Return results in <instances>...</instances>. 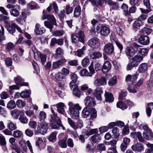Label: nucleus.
I'll list each match as a JSON object with an SVG mask.
<instances>
[{
	"mask_svg": "<svg viewBox=\"0 0 153 153\" xmlns=\"http://www.w3.org/2000/svg\"><path fill=\"white\" fill-rule=\"evenodd\" d=\"M98 132L97 128L92 129L89 131H86L85 134L87 136H89L94 134H97Z\"/></svg>",
	"mask_w": 153,
	"mask_h": 153,
	"instance_id": "603ef678",
	"label": "nucleus"
},
{
	"mask_svg": "<svg viewBox=\"0 0 153 153\" xmlns=\"http://www.w3.org/2000/svg\"><path fill=\"white\" fill-rule=\"evenodd\" d=\"M143 57L140 55H137L132 59L131 65L133 66H137L143 60Z\"/></svg>",
	"mask_w": 153,
	"mask_h": 153,
	"instance_id": "0eeeda50",
	"label": "nucleus"
},
{
	"mask_svg": "<svg viewBox=\"0 0 153 153\" xmlns=\"http://www.w3.org/2000/svg\"><path fill=\"white\" fill-rule=\"evenodd\" d=\"M111 65L108 61H106L102 67V71L105 74L107 73L111 68Z\"/></svg>",
	"mask_w": 153,
	"mask_h": 153,
	"instance_id": "4be33fe9",
	"label": "nucleus"
},
{
	"mask_svg": "<svg viewBox=\"0 0 153 153\" xmlns=\"http://www.w3.org/2000/svg\"><path fill=\"white\" fill-rule=\"evenodd\" d=\"M66 62V60L64 59H61L56 62H54L52 64V68L55 69L58 68L63 63Z\"/></svg>",
	"mask_w": 153,
	"mask_h": 153,
	"instance_id": "cd10ccee",
	"label": "nucleus"
},
{
	"mask_svg": "<svg viewBox=\"0 0 153 153\" xmlns=\"http://www.w3.org/2000/svg\"><path fill=\"white\" fill-rule=\"evenodd\" d=\"M69 107V110L71 116L74 119H77L79 116V111L81 108L78 103L74 104L72 102H69L68 103Z\"/></svg>",
	"mask_w": 153,
	"mask_h": 153,
	"instance_id": "f257e3e1",
	"label": "nucleus"
},
{
	"mask_svg": "<svg viewBox=\"0 0 153 153\" xmlns=\"http://www.w3.org/2000/svg\"><path fill=\"white\" fill-rule=\"evenodd\" d=\"M137 87H136V85H135L134 86L133 84L132 83L131 84L128 85L127 89L130 93H135L137 92Z\"/></svg>",
	"mask_w": 153,
	"mask_h": 153,
	"instance_id": "f704fd0d",
	"label": "nucleus"
},
{
	"mask_svg": "<svg viewBox=\"0 0 153 153\" xmlns=\"http://www.w3.org/2000/svg\"><path fill=\"white\" fill-rule=\"evenodd\" d=\"M130 135L134 138L137 137L139 141L140 142H144L145 141L144 137L142 136L140 132H131V133Z\"/></svg>",
	"mask_w": 153,
	"mask_h": 153,
	"instance_id": "5701e85b",
	"label": "nucleus"
},
{
	"mask_svg": "<svg viewBox=\"0 0 153 153\" xmlns=\"http://www.w3.org/2000/svg\"><path fill=\"white\" fill-rule=\"evenodd\" d=\"M19 144L20 146L22 148V150L25 152L27 151V148L26 146V144L25 140L23 139H22L19 142Z\"/></svg>",
	"mask_w": 153,
	"mask_h": 153,
	"instance_id": "09e8293b",
	"label": "nucleus"
},
{
	"mask_svg": "<svg viewBox=\"0 0 153 153\" xmlns=\"http://www.w3.org/2000/svg\"><path fill=\"white\" fill-rule=\"evenodd\" d=\"M94 84L96 86L105 85L107 84V81L104 77H101L97 79L94 82Z\"/></svg>",
	"mask_w": 153,
	"mask_h": 153,
	"instance_id": "4468645a",
	"label": "nucleus"
},
{
	"mask_svg": "<svg viewBox=\"0 0 153 153\" xmlns=\"http://www.w3.org/2000/svg\"><path fill=\"white\" fill-rule=\"evenodd\" d=\"M25 102L21 100H18L16 102V105L19 108L23 107L25 106Z\"/></svg>",
	"mask_w": 153,
	"mask_h": 153,
	"instance_id": "6e6d98bb",
	"label": "nucleus"
},
{
	"mask_svg": "<svg viewBox=\"0 0 153 153\" xmlns=\"http://www.w3.org/2000/svg\"><path fill=\"white\" fill-rule=\"evenodd\" d=\"M88 44L91 47L97 48L100 46V42L98 38L94 37L89 40L88 41Z\"/></svg>",
	"mask_w": 153,
	"mask_h": 153,
	"instance_id": "423d86ee",
	"label": "nucleus"
},
{
	"mask_svg": "<svg viewBox=\"0 0 153 153\" xmlns=\"http://www.w3.org/2000/svg\"><path fill=\"white\" fill-rule=\"evenodd\" d=\"M137 75L134 74L133 76L130 74L127 75L126 77V80L127 82H131V83L136 80L137 77Z\"/></svg>",
	"mask_w": 153,
	"mask_h": 153,
	"instance_id": "c756f323",
	"label": "nucleus"
},
{
	"mask_svg": "<svg viewBox=\"0 0 153 153\" xmlns=\"http://www.w3.org/2000/svg\"><path fill=\"white\" fill-rule=\"evenodd\" d=\"M114 50V48L113 44L110 43L105 45L104 48V51L108 55L112 53L113 52Z\"/></svg>",
	"mask_w": 153,
	"mask_h": 153,
	"instance_id": "9b49d317",
	"label": "nucleus"
},
{
	"mask_svg": "<svg viewBox=\"0 0 153 153\" xmlns=\"http://www.w3.org/2000/svg\"><path fill=\"white\" fill-rule=\"evenodd\" d=\"M57 111L60 114L64 115L65 114V106L64 103L62 102H59L56 105Z\"/></svg>",
	"mask_w": 153,
	"mask_h": 153,
	"instance_id": "a211bd4d",
	"label": "nucleus"
},
{
	"mask_svg": "<svg viewBox=\"0 0 153 153\" xmlns=\"http://www.w3.org/2000/svg\"><path fill=\"white\" fill-rule=\"evenodd\" d=\"M148 68V65L146 63H142L139 65L137 71L140 73H144L147 71Z\"/></svg>",
	"mask_w": 153,
	"mask_h": 153,
	"instance_id": "6ab92c4d",
	"label": "nucleus"
},
{
	"mask_svg": "<svg viewBox=\"0 0 153 153\" xmlns=\"http://www.w3.org/2000/svg\"><path fill=\"white\" fill-rule=\"evenodd\" d=\"M19 6H17L16 8H14L11 9L10 11V14L14 17L18 16L20 14V13L18 9H19Z\"/></svg>",
	"mask_w": 153,
	"mask_h": 153,
	"instance_id": "c85d7f7f",
	"label": "nucleus"
},
{
	"mask_svg": "<svg viewBox=\"0 0 153 153\" xmlns=\"http://www.w3.org/2000/svg\"><path fill=\"white\" fill-rule=\"evenodd\" d=\"M91 110L89 107H86L84 108L82 111V113L84 117L86 118L90 114Z\"/></svg>",
	"mask_w": 153,
	"mask_h": 153,
	"instance_id": "58836bf2",
	"label": "nucleus"
},
{
	"mask_svg": "<svg viewBox=\"0 0 153 153\" xmlns=\"http://www.w3.org/2000/svg\"><path fill=\"white\" fill-rule=\"evenodd\" d=\"M72 42H80L83 43L84 42V32L82 31H80L78 33L73 34L71 36Z\"/></svg>",
	"mask_w": 153,
	"mask_h": 153,
	"instance_id": "f03ea898",
	"label": "nucleus"
},
{
	"mask_svg": "<svg viewBox=\"0 0 153 153\" xmlns=\"http://www.w3.org/2000/svg\"><path fill=\"white\" fill-rule=\"evenodd\" d=\"M55 78L58 82L65 79V76L61 73H58L55 75Z\"/></svg>",
	"mask_w": 153,
	"mask_h": 153,
	"instance_id": "72a5a7b5",
	"label": "nucleus"
},
{
	"mask_svg": "<svg viewBox=\"0 0 153 153\" xmlns=\"http://www.w3.org/2000/svg\"><path fill=\"white\" fill-rule=\"evenodd\" d=\"M39 118L41 122H44V119L46 117V114L43 111L40 112L39 114Z\"/></svg>",
	"mask_w": 153,
	"mask_h": 153,
	"instance_id": "13d9d810",
	"label": "nucleus"
},
{
	"mask_svg": "<svg viewBox=\"0 0 153 153\" xmlns=\"http://www.w3.org/2000/svg\"><path fill=\"white\" fill-rule=\"evenodd\" d=\"M44 24L45 27L50 29V31H52V29L53 28V25L52 24L51 22H50L47 21H45Z\"/></svg>",
	"mask_w": 153,
	"mask_h": 153,
	"instance_id": "e2e57ef3",
	"label": "nucleus"
},
{
	"mask_svg": "<svg viewBox=\"0 0 153 153\" xmlns=\"http://www.w3.org/2000/svg\"><path fill=\"white\" fill-rule=\"evenodd\" d=\"M102 56V53L99 52H95L92 53L90 54V57L91 59H99Z\"/></svg>",
	"mask_w": 153,
	"mask_h": 153,
	"instance_id": "2f4dec72",
	"label": "nucleus"
},
{
	"mask_svg": "<svg viewBox=\"0 0 153 153\" xmlns=\"http://www.w3.org/2000/svg\"><path fill=\"white\" fill-rule=\"evenodd\" d=\"M96 29L97 33H100L102 36H107L110 33V29L102 25L97 26Z\"/></svg>",
	"mask_w": 153,
	"mask_h": 153,
	"instance_id": "7ed1b4c3",
	"label": "nucleus"
},
{
	"mask_svg": "<svg viewBox=\"0 0 153 153\" xmlns=\"http://www.w3.org/2000/svg\"><path fill=\"white\" fill-rule=\"evenodd\" d=\"M57 132H52L49 136L48 140L52 142H54L56 140V135Z\"/></svg>",
	"mask_w": 153,
	"mask_h": 153,
	"instance_id": "c9c22d12",
	"label": "nucleus"
},
{
	"mask_svg": "<svg viewBox=\"0 0 153 153\" xmlns=\"http://www.w3.org/2000/svg\"><path fill=\"white\" fill-rule=\"evenodd\" d=\"M45 11V10H43V13L44 15L43 16L42 19L43 20L47 19L50 21L54 25H56V20L54 16L53 15H46L44 13Z\"/></svg>",
	"mask_w": 153,
	"mask_h": 153,
	"instance_id": "2eb2a0df",
	"label": "nucleus"
},
{
	"mask_svg": "<svg viewBox=\"0 0 153 153\" xmlns=\"http://www.w3.org/2000/svg\"><path fill=\"white\" fill-rule=\"evenodd\" d=\"M80 74L82 76H92V74H90L88 70L85 68H84L81 71Z\"/></svg>",
	"mask_w": 153,
	"mask_h": 153,
	"instance_id": "49530a36",
	"label": "nucleus"
},
{
	"mask_svg": "<svg viewBox=\"0 0 153 153\" xmlns=\"http://www.w3.org/2000/svg\"><path fill=\"white\" fill-rule=\"evenodd\" d=\"M58 145L62 148H65L67 146L66 141L65 140H62L58 142Z\"/></svg>",
	"mask_w": 153,
	"mask_h": 153,
	"instance_id": "bf43d9fd",
	"label": "nucleus"
},
{
	"mask_svg": "<svg viewBox=\"0 0 153 153\" xmlns=\"http://www.w3.org/2000/svg\"><path fill=\"white\" fill-rule=\"evenodd\" d=\"M125 53L128 58L133 56L135 54L134 49L131 47H127L125 50Z\"/></svg>",
	"mask_w": 153,
	"mask_h": 153,
	"instance_id": "f3484780",
	"label": "nucleus"
},
{
	"mask_svg": "<svg viewBox=\"0 0 153 153\" xmlns=\"http://www.w3.org/2000/svg\"><path fill=\"white\" fill-rule=\"evenodd\" d=\"M14 80L16 84L21 86H27L28 85L27 83L24 82L23 80L19 76H17V77L14 78Z\"/></svg>",
	"mask_w": 153,
	"mask_h": 153,
	"instance_id": "393cba45",
	"label": "nucleus"
},
{
	"mask_svg": "<svg viewBox=\"0 0 153 153\" xmlns=\"http://www.w3.org/2000/svg\"><path fill=\"white\" fill-rule=\"evenodd\" d=\"M138 41L140 43L143 45L148 44L149 42V39L146 36H142L138 39Z\"/></svg>",
	"mask_w": 153,
	"mask_h": 153,
	"instance_id": "aec40b11",
	"label": "nucleus"
},
{
	"mask_svg": "<svg viewBox=\"0 0 153 153\" xmlns=\"http://www.w3.org/2000/svg\"><path fill=\"white\" fill-rule=\"evenodd\" d=\"M22 134V131L16 130L13 132V136L15 138H19L21 137Z\"/></svg>",
	"mask_w": 153,
	"mask_h": 153,
	"instance_id": "5fc2aeb1",
	"label": "nucleus"
},
{
	"mask_svg": "<svg viewBox=\"0 0 153 153\" xmlns=\"http://www.w3.org/2000/svg\"><path fill=\"white\" fill-rule=\"evenodd\" d=\"M107 3L108 5L112 6L114 9L117 10L119 8L118 4L111 0H108Z\"/></svg>",
	"mask_w": 153,
	"mask_h": 153,
	"instance_id": "3c124183",
	"label": "nucleus"
},
{
	"mask_svg": "<svg viewBox=\"0 0 153 153\" xmlns=\"http://www.w3.org/2000/svg\"><path fill=\"white\" fill-rule=\"evenodd\" d=\"M36 146L39 148H42L45 146V141L41 137H36Z\"/></svg>",
	"mask_w": 153,
	"mask_h": 153,
	"instance_id": "bb28decb",
	"label": "nucleus"
},
{
	"mask_svg": "<svg viewBox=\"0 0 153 153\" xmlns=\"http://www.w3.org/2000/svg\"><path fill=\"white\" fill-rule=\"evenodd\" d=\"M91 117L92 118H95L97 117V111L96 109L92 108L91 111Z\"/></svg>",
	"mask_w": 153,
	"mask_h": 153,
	"instance_id": "774afa93",
	"label": "nucleus"
},
{
	"mask_svg": "<svg viewBox=\"0 0 153 153\" xmlns=\"http://www.w3.org/2000/svg\"><path fill=\"white\" fill-rule=\"evenodd\" d=\"M142 31L143 35H147L151 33L152 30L150 28L144 27L142 30Z\"/></svg>",
	"mask_w": 153,
	"mask_h": 153,
	"instance_id": "864d4df0",
	"label": "nucleus"
},
{
	"mask_svg": "<svg viewBox=\"0 0 153 153\" xmlns=\"http://www.w3.org/2000/svg\"><path fill=\"white\" fill-rule=\"evenodd\" d=\"M15 47L14 45L11 42L8 43L6 45V50L9 51H13Z\"/></svg>",
	"mask_w": 153,
	"mask_h": 153,
	"instance_id": "8fccbe9b",
	"label": "nucleus"
},
{
	"mask_svg": "<svg viewBox=\"0 0 153 153\" xmlns=\"http://www.w3.org/2000/svg\"><path fill=\"white\" fill-rule=\"evenodd\" d=\"M90 64L89 59L87 57H85L81 62V64L84 67H87Z\"/></svg>",
	"mask_w": 153,
	"mask_h": 153,
	"instance_id": "37998d69",
	"label": "nucleus"
},
{
	"mask_svg": "<svg viewBox=\"0 0 153 153\" xmlns=\"http://www.w3.org/2000/svg\"><path fill=\"white\" fill-rule=\"evenodd\" d=\"M131 149L134 151L141 152L144 150L143 144L140 143H137L131 146Z\"/></svg>",
	"mask_w": 153,
	"mask_h": 153,
	"instance_id": "ddd939ff",
	"label": "nucleus"
},
{
	"mask_svg": "<svg viewBox=\"0 0 153 153\" xmlns=\"http://www.w3.org/2000/svg\"><path fill=\"white\" fill-rule=\"evenodd\" d=\"M50 125L52 129H57L59 126H61L63 130H65V127L62 124L61 120L60 119H58L57 121H53L51 122Z\"/></svg>",
	"mask_w": 153,
	"mask_h": 153,
	"instance_id": "1a4fd4ad",
	"label": "nucleus"
},
{
	"mask_svg": "<svg viewBox=\"0 0 153 153\" xmlns=\"http://www.w3.org/2000/svg\"><path fill=\"white\" fill-rule=\"evenodd\" d=\"M151 130L147 131H144L143 133V136L145 139L146 140H149L150 138V135L152 133Z\"/></svg>",
	"mask_w": 153,
	"mask_h": 153,
	"instance_id": "a19ab883",
	"label": "nucleus"
},
{
	"mask_svg": "<svg viewBox=\"0 0 153 153\" xmlns=\"http://www.w3.org/2000/svg\"><path fill=\"white\" fill-rule=\"evenodd\" d=\"M68 121L69 124L74 129H76V124L75 122L70 118H68Z\"/></svg>",
	"mask_w": 153,
	"mask_h": 153,
	"instance_id": "69168bd1",
	"label": "nucleus"
},
{
	"mask_svg": "<svg viewBox=\"0 0 153 153\" xmlns=\"http://www.w3.org/2000/svg\"><path fill=\"white\" fill-rule=\"evenodd\" d=\"M103 93V90L102 88L97 87L94 90L93 93L96 98L98 100H102L101 94Z\"/></svg>",
	"mask_w": 153,
	"mask_h": 153,
	"instance_id": "f8f14e48",
	"label": "nucleus"
},
{
	"mask_svg": "<svg viewBox=\"0 0 153 153\" xmlns=\"http://www.w3.org/2000/svg\"><path fill=\"white\" fill-rule=\"evenodd\" d=\"M21 115H24V113L22 111H19L17 109H15L11 111V114L12 117L15 119H17L19 115V114Z\"/></svg>",
	"mask_w": 153,
	"mask_h": 153,
	"instance_id": "a878e982",
	"label": "nucleus"
},
{
	"mask_svg": "<svg viewBox=\"0 0 153 153\" xmlns=\"http://www.w3.org/2000/svg\"><path fill=\"white\" fill-rule=\"evenodd\" d=\"M16 139L14 137H11L9 140V142L12 145L11 146V148L15 150L17 153H23V152L20 149L16 144Z\"/></svg>",
	"mask_w": 153,
	"mask_h": 153,
	"instance_id": "6e6552de",
	"label": "nucleus"
},
{
	"mask_svg": "<svg viewBox=\"0 0 153 153\" xmlns=\"http://www.w3.org/2000/svg\"><path fill=\"white\" fill-rule=\"evenodd\" d=\"M16 26V24L14 23L12 24L11 25L8 27V31L11 33H13L15 30Z\"/></svg>",
	"mask_w": 153,
	"mask_h": 153,
	"instance_id": "0e129e2a",
	"label": "nucleus"
},
{
	"mask_svg": "<svg viewBox=\"0 0 153 153\" xmlns=\"http://www.w3.org/2000/svg\"><path fill=\"white\" fill-rule=\"evenodd\" d=\"M125 103L122 101H119L117 103V107L124 110L127 108V106Z\"/></svg>",
	"mask_w": 153,
	"mask_h": 153,
	"instance_id": "c03bdc74",
	"label": "nucleus"
},
{
	"mask_svg": "<svg viewBox=\"0 0 153 153\" xmlns=\"http://www.w3.org/2000/svg\"><path fill=\"white\" fill-rule=\"evenodd\" d=\"M81 8L79 6L76 7L74 10V16L75 17H79L80 14Z\"/></svg>",
	"mask_w": 153,
	"mask_h": 153,
	"instance_id": "de8ad7c7",
	"label": "nucleus"
},
{
	"mask_svg": "<svg viewBox=\"0 0 153 153\" xmlns=\"http://www.w3.org/2000/svg\"><path fill=\"white\" fill-rule=\"evenodd\" d=\"M84 102L85 105L87 107L94 106L95 105L94 99L90 96L86 97Z\"/></svg>",
	"mask_w": 153,
	"mask_h": 153,
	"instance_id": "dca6fc26",
	"label": "nucleus"
},
{
	"mask_svg": "<svg viewBox=\"0 0 153 153\" xmlns=\"http://www.w3.org/2000/svg\"><path fill=\"white\" fill-rule=\"evenodd\" d=\"M21 97L22 98H27L29 96V93L28 90H25L22 91L21 93Z\"/></svg>",
	"mask_w": 153,
	"mask_h": 153,
	"instance_id": "4d7b16f0",
	"label": "nucleus"
},
{
	"mask_svg": "<svg viewBox=\"0 0 153 153\" xmlns=\"http://www.w3.org/2000/svg\"><path fill=\"white\" fill-rule=\"evenodd\" d=\"M85 49V46H83L81 49H78L77 51V56L79 57H81L84 54V51Z\"/></svg>",
	"mask_w": 153,
	"mask_h": 153,
	"instance_id": "680f3d73",
	"label": "nucleus"
},
{
	"mask_svg": "<svg viewBox=\"0 0 153 153\" xmlns=\"http://www.w3.org/2000/svg\"><path fill=\"white\" fill-rule=\"evenodd\" d=\"M105 144L107 145H108V150H112L114 153H117L115 145L117 143V141L115 140H111L109 142H105Z\"/></svg>",
	"mask_w": 153,
	"mask_h": 153,
	"instance_id": "9d476101",
	"label": "nucleus"
},
{
	"mask_svg": "<svg viewBox=\"0 0 153 153\" xmlns=\"http://www.w3.org/2000/svg\"><path fill=\"white\" fill-rule=\"evenodd\" d=\"M133 46L137 50L138 53L141 55L142 56H146L149 51V50L145 48H140L141 46L137 44L136 43L134 42L133 43Z\"/></svg>",
	"mask_w": 153,
	"mask_h": 153,
	"instance_id": "20e7f679",
	"label": "nucleus"
},
{
	"mask_svg": "<svg viewBox=\"0 0 153 153\" xmlns=\"http://www.w3.org/2000/svg\"><path fill=\"white\" fill-rule=\"evenodd\" d=\"M117 82V78L115 76H114L109 79L108 84L109 86H113Z\"/></svg>",
	"mask_w": 153,
	"mask_h": 153,
	"instance_id": "a18cd8bd",
	"label": "nucleus"
},
{
	"mask_svg": "<svg viewBox=\"0 0 153 153\" xmlns=\"http://www.w3.org/2000/svg\"><path fill=\"white\" fill-rule=\"evenodd\" d=\"M73 94L76 97L79 98L81 96V92L78 88V85H75L73 91Z\"/></svg>",
	"mask_w": 153,
	"mask_h": 153,
	"instance_id": "7c9ffc66",
	"label": "nucleus"
},
{
	"mask_svg": "<svg viewBox=\"0 0 153 153\" xmlns=\"http://www.w3.org/2000/svg\"><path fill=\"white\" fill-rule=\"evenodd\" d=\"M38 5L37 4L33 1L30 2L27 4V8L30 10H32L36 9Z\"/></svg>",
	"mask_w": 153,
	"mask_h": 153,
	"instance_id": "e433bc0d",
	"label": "nucleus"
},
{
	"mask_svg": "<svg viewBox=\"0 0 153 153\" xmlns=\"http://www.w3.org/2000/svg\"><path fill=\"white\" fill-rule=\"evenodd\" d=\"M35 32L36 35H39L42 34L45 32L44 29L41 27L39 24H36L35 26Z\"/></svg>",
	"mask_w": 153,
	"mask_h": 153,
	"instance_id": "b1692460",
	"label": "nucleus"
},
{
	"mask_svg": "<svg viewBox=\"0 0 153 153\" xmlns=\"http://www.w3.org/2000/svg\"><path fill=\"white\" fill-rule=\"evenodd\" d=\"M51 111L53 114L51 116L50 122H52L53 121H57L59 119L57 117V114L55 113L54 110L53 109H51Z\"/></svg>",
	"mask_w": 153,
	"mask_h": 153,
	"instance_id": "ea45409f",
	"label": "nucleus"
},
{
	"mask_svg": "<svg viewBox=\"0 0 153 153\" xmlns=\"http://www.w3.org/2000/svg\"><path fill=\"white\" fill-rule=\"evenodd\" d=\"M92 141L94 143L99 142L101 140V137L98 134H97L93 135L91 137Z\"/></svg>",
	"mask_w": 153,
	"mask_h": 153,
	"instance_id": "4c0bfd02",
	"label": "nucleus"
},
{
	"mask_svg": "<svg viewBox=\"0 0 153 153\" xmlns=\"http://www.w3.org/2000/svg\"><path fill=\"white\" fill-rule=\"evenodd\" d=\"M142 22L140 20H137L135 21L133 24V27L134 29L137 30L139 29L140 26L142 24Z\"/></svg>",
	"mask_w": 153,
	"mask_h": 153,
	"instance_id": "473e14b6",
	"label": "nucleus"
},
{
	"mask_svg": "<svg viewBox=\"0 0 153 153\" xmlns=\"http://www.w3.org/2000/svg\"><path fill=\"white\" fill-rule=\"evenodd\" d=\"M113 135L116 138L118 137L120 135L119 131L117 127H114L112 130Z\"/></svg>",
	"mask_w": 153,
	"mask_h": 153,
	"instance_id": "79ce46f5",
	"label": "nucleus"
},
{
	"mask_svg": "<svg viewBox=\"0 0 153 153\" xmlns=\"http://www.w3.org/2000/svg\"><path fill=\"white\" fill-rule=\"evenodd\" d=\"M48 128V124L45 122H41L37 128L38 131L42 134L47 133Z\"/></svg>",
	"mask_w": 153,
	"mask_h": 153,
	"instance_id": "39448f33",
	"label": "nucleus"
},
{
	"mask_svg": "<svg viewBox=\"0 0 153 153\" xmlns=\"http://www.w3.org/2000/svg\"><path fill=\"white\" fill-rule=\"evenodd\" d=\"M104 97L105 100L106 102H111L114 101V98L113 95L110 92H108L105 91L104 94Z\"/></svg>",
	"mask_w": 153,
	"mask_h": 153,
	"instance_id": "412c9836",
	"label": "nucleus"
},
{
	"mask_svg": "<svg viewBox=\"0 0 153 153\" xmlns=\"http://www.w3.org/2000/svg\"><path fill=\"white\" fill-rule=\"evenodd\" d=\"M73 8L72 7H70L69 5H66L65 7V11L67 15L69 14L72 12Z\"/></svg>",
	"mask_w": 153,
	"mask_h": 153,
	"instance_id": "338daca9",
	"label": "nucleus"
},
{
	"mask_svg": "<svg viewBox=\"0 0 153 153\" xmlns=\"http://www.w3.org/2000/svg\"><path fill=\"white\" fill-rule=\"evenodd\" d=\"M16 106L15 102L13 100L10 101L7 105V107L10 109H13Z\"/></svg>",
	"mask_w": 153,
	"mask_h": 153,
	"instance_id": "052dcab7",
	"label": "nucleus"
}]
</instances>
